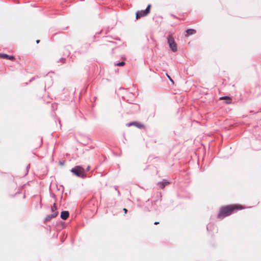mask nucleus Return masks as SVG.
<instances>
[{
	"label": "nucleus",
	"mask_w": 261,
	"mask_h": 261,
	"mask_svg": "<svg viewBox=\"0 0 261 261\" xmlns=\"http://www.w3.org/2000/svg\"><path fill=\"white\" fill-rule=\"evenodd\" d=\"M169 184V182H168L166 179H163L162 181L159 182L158 183V186L161 188L163 189L166 186L168 185Z\"/></svg>",
	"instance_id": "39448f33"
},
{
	"label": "nucleus",
	"mask_w": 261,
	"mask_h": 261,
	"mask_svg": "<svg viewBox=\"0 0 261 261\" xmlns=\"http://www.w3.org/2000/svg\"><path fill=\"white\" fill-rule=\"evenodd\" d=\"M123 211L124 212V213H125V214H126V213H127V209H126V208H124L123 209Z\"/></svg>",
	"instance_id": "f3484780"
},
{
	"label": "nucleus",
	"mask_w": 261,
	"mask_h": 261,
	"mask_svg": "<svg viewBox=\"0 0 261 261\" xmlns=\"http://www.w3.org/2000/svg\"><path fill=\"white\" fill-rule=\"evenodd\" d=\"M71 172L77 177H80L82 178H84L86 177L84 169L81 166H77L74 168H72Z\"/></svg>",
	"instance_id": "f03ea898"
},
{
	"label": "nucleus",
	"mask_w": 261,
	"mask_h": 261,
	"mask_svg": "<svg viewBox=\"0 0 261 261\" xmlns=\"http://www.w3.org/2000/svg\"><path fill=\"white\" fill-rule=\"evenodd\" d=\"M69 216L68 211H62L61 213V218L63 220H66Z\"/></svg>",
	"instance_id": "1a4fd4ad"
},
{
	"label": "nucleus",
	"mask_w": 261,
	"mask_h": 261,
	"mask_svg": "<svg viewBox=\"0 0 261 261\" xmlns=\"http://www.w3.org/2000/svg\"><path fill=\"white\" fill-rule=\"evenodd\" d=\"M220 99H225V100H226L225 103H227V104L231 103V101H232L231 98H230V97H229L228 96L222 97L220 98Z\"/></svg>",
	"instance_id": "9b49d317"
},
{
	"label": "nucleus",
	"mask_w": 261,
	"mask_h": 261,
	"mask_svg": "<svg viewBox=\"0 0 261 261\" xmlns=\"http://www.w3.org/2000/svg\"><path fill=\"white\" fill-rule=\"evenodd\" d=\"M154 224L155 225H157V224H159V222H155L154 223Z\"/></svg>",
	"instance_id": "a211bd4d"
},
{
	"label": "nucleus",
	"mask_w": 261,
	"mask_h": 261,
	"mask_svg": "<svg viewBox=\"0 0 261 261\" xmlns=\"http://www.w3.org/2000/svg\"><path fill=\"white\" fill-rule=\"evenodd\" d=\"M0 57L3 59H8L11 61L15 60V57L13 56H9L5 54H0Z\"/></svg>",
	"instance_id": "423d86ee"
},
{
	"label": "nucleus",
	"mask_w": 261,
	"mask_h": 261,
	"mask_svg": "<svg viewBox=\"0 0 261 261\" xmlns=\"http://www.w3.org/2000/svg\"><path fill=\"white\" fill-rule=\"evenodd\" d=\"M167 76H168V77L169 79L170 80V81L172 83H173V80H172V79H171V77H170L168 75H167Z\"/></svg>",
	"instance_id": "dca6fc26"
},
{
	"label": "nucleus",
	"mask_w": 261,
	"mask_h": 261,
	"mask_svg": "<svg viewBox=\"0 0 261 261\" xmlns=\"http://www.w3.org/2000/svg\"><path fill=\"white\" fill-rule=\"evenodd\" d=\"M186 36L187 37H188L190 35H193V34H194L195 33H196V30H194V29H188L187 31H186Z\"/></svg>",
	"instance_id": "9d476101"
},
{
	"label": "nucleus",
	"mask_w": 261,
	"mask_h": 261,
	"mask_svg": "<svg viewBox=\"0 0 261 261\" xmlns=\"http://www.w3.org/2000/svg\"><path fill=\"white\" fill-rule=\"evenodd\" d=\"M39 42H40V40H36V43H38Z\"/></svg>",
	"instance_id": "6ab92c4d"
},
{
	"label": "nucleus",
	"mask_w": 261,
	"mask_h": 261,
	"mask_svg": "<svg viewBox=\"0 0 261 261\" xmlns=\"http://www.w3.org/2000/svg\"><path fill=\"white\" fill-rule=\"evenodd\" d=\"M151 5L149 4L147 6L145 10L138 11L136 13V18L138 19L142 17L147 15L150 11Z\"/></svg>",
	"instance_id": "7ed1b4c3"
},
{
	"label": "nucleus",
	"mask_w": 261,
	"mask_h": 261,
	"mask_svg": "<svg viewBox=\"0 0 261 261\" xmlns=\"http://www.w3.org/2000/svg\"><path fill=\"white\" fill-rule=\"evenodd\" d=\"M89 169V167H88L87 168V170H88Z\"/></svg>",
	"instance_id": "aec40b11"
},
{
	"label": "nucleus",
	"mask_w": 261,
	"mask_h": 261,
	"mask_svg": "<svg viewBox=\"0 0 261 261\" xmlns=\"http://www.w3.org/2000/svg\"><path fill=\"white\" fill-rule=\"evenodd\" d=\"M57 206L56 205V204L54 203L53 206H51V211L54 213L55 212V211L57 210Z\"/></svg>",
	"instance_id": "ddd939ff"
},
{
	"label": "nucleus",
	"mask_w": 261,
	"mask_h": 261,
	"mask_svg": "<svg viewBox=\"0 0 261 261\" xmlns=\"http://www.w3.org/2000/svg\"><path fill=\"white\" fill-rule=\"evenodd\" d=\"M127 125H128V126L135 125L139 128H143L144 127V126L143 124H142L140 123L136 122V121L130 122V123H128Z\"/></svg>",
	"instance_id": "0eeeda50"
},
{
	"label": "nucleus",
	"mask_w": 261,
	"mask_h": 261,
	"mask_svg": "<svg viewBox=\"0 0 261 261\" xmlns=\"http://www.w3.org/2000/svg\"><path fill=\"white\" fill-rule=\"evenodd\" d=\"M245 207L239 204L227 205L222 206L218 214V218L223 219L230 216L232 213L244 209Z\"/></svg>",
	"instance_id": "f257e3e1"
},
{
	"label": "nucleus",
	"mask_w": 261,
	"mask_h": 261,
	"mask_svg": "<svg viewBox=\"0 0 261 261\" xmlns=\"http://www.w3.org/2000/svg\"><path fill=\"white\" fill-rule=\"evenodd\" d=\"M57 215V212H54L53 214L48 215L45 219V222H48L50 221L53 218L56 217Z\"/></svg>",
	"instance_id": "6e6552de"
},
{
	"label": "nucleus",
	"mask_w": 261,
	"mask_h": 261,
	"mask_svg": "<svg viewBox=\"0 0 261 261\" xmlns=\"http://www.w3.org/2000/svg\"><path fill=\"white\" fill-rule=\"evenodd\" d=\"M118 186H115L114 187L115 190L117 191L118 195H120V192L119 191V190H118Z\"/></svg>",
	"instance_id": "4468645a"
},
{
	"label": "nucleus",
	"mask_w": 261,
	"mask_h": 261,
	"mask_svg": "<svg viewBox=\"0 0 261 261\" xmlns=\"http://www.w3.org/2000/svg\"><path fill=\"white\" fill-rule=\"evenodd\" d=\"M60 61L62 63H64L65 61V59L64 58H61L60 59Z\"/></svg>",
	"instance_id": "2eb2a0df"
},
{
	"label": "nucleus",
	"mask_w": 261,
	"mask_h": 261,
	"mask_svg": "<svg viewBox=\"0 0 261 261\" xmlns=\"http://www.w3.org/2000/svg\"><path fill=\"white\" fill-rule=\"evenodd\" d=\"M124 64H125V62L123 61H122V62H119L117 64H115V65L118 66H123V65H124Z\"/></svg>",
	"instance_id": "f8f14e48"
},
{
	"label": "nucleus",
	"mask_w": 261,
	"mask_h": 261,
	"mask_svg": "<svg viewBox=\"0 0 261 261\" xmlns=\"http://www.w3.org/2000/svg\"><path fill=\"white\" fill-rule=\"evenodd\" d=\"M167 39L169 46L171 49L174 52L176 51L177 50V46L173 38L171 35H169Z\"/></svg>",
	"instance_id": "20e7f679"
}]
</instances>
